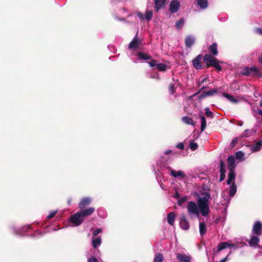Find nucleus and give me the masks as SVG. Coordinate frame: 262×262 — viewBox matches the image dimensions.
Masks as SVG:
<instances>
[{
	"instance_id": "f257e3e1",
	"label": "nucleus",
	"mask_w": 262,
	"mask_h": 262,
	"mask_svg": "<svg viewBox=\"0 0 262 262\" xmlns=\"http://www.w3.org/2000/svg\"><path fill=\"white\" fill-rule=\"evenodd\" d=\"M94 211V207H90L85 210H80L71 216L70 221L75 226H79L83 223L85 217L91 215Z\"/></svg>"
},
{
	"instance_id": "f03ea898",
	"label": "nucleus",
	"mask_w": 262,
	"mask_h": 262,
	"mask_svg": "<svg viewBox=\"0 0 262 262\" xmlns=\"http://www.w3.org/2000/svg\"><path fill=\"white\" fill-rule=\"evenodd\" d=\"M210 54H206L203 57L204 62L205 63V67L207 68L212 67L215 68L217 71H221L222 69L220 64V61Z\"/></svg>"
},
{
	"instance_id": "7ed1b4c3",
	"label": "nucleus",
	"mask_w": 262,
	"mask_h": 262,
	"mask_svg": "<svg viewBox=\"0 0 262 262\" xmlns=\"http://www.w3.org/2000/svg\"><path fill=\"white\" fill-rule=\"evenodd\" d=\"M188 214L191 215L194 214L198 215L199 214V210L198 205L195 202H189L187 206Z\"/></svg>"
},
{
	"instance_id": "20e7f679",
	"label": "nucleus",
	"mask_w": 262,
	"mask_h": 262,
	"mask_svg": "<svg viewBox=\"0 0 262 262\" xmlns=\"http://www.w3.org/2000/svg\"><path fill=\"white\" fill-rule=\"evenodd\" d=\"M202 58V55L199 54L198 56H196V57L194 59L192 60V65L195 69L200 70L204 69V67L201 62Z\"/></svg>"
},
{
	"instance_id": "39448f33",
	"label": "nucleus",
	"mask_w": 262,
	"mask_h": 262,
	"mask_svg": "<svg viewBox=\"0 0 262 262\" xmlns=\"http://www.w3.org/2000/svg\"><path fill=\"white\" fill-rule=\"evenodd\" d=\"M210 198V195L209 193H206L205 197L201 198L198 200V207L200 209L203 207L207 206L208 205L209 199Z\"/></svg>"
},
{
	"instance_id": "423d86ee",
	"label": "nucleus",
	"mask_w": 262,
	"mask_h": 262,
	"mask_svg": "<svg viewBox=\"0 0 262 262\" xmlns=\"http://www.w3.org/2000/svg\"><path fill=\"white\" fill-rule=\"evenodd\" d=\"M262 224L259 221H256L253 226L252 232L253 234L257 236H260L262 234Z\"/></svg>"
},
{
	"instance_id": "0eeeda50",
	"label": "nucleus",
	"mask_w": 262,
	"mask_h": 262,
	"mask_svg": "<svg viewBox=\"0 0 262 262\" xmlns=\"http://www.w3.org/2000/svg\"><path fill=\"white\" fill-rule=\"evenodd\" d=\"M180 6V3L178 0H172L169 4V11L171 13H175L178 11Z\"/></svg>"
},
{
	"instance_id": "6e6552de",
	"label": "nucleus",
	"mask_w": 262,
	"mask_h": 262,
	"mask_svg": "<svg viewBox=\"0 0 262 262\" xmlns=\"http://www.w3.org/2000/svg\"><path fill=\"white\" fill-rule=\"evenodd\" d=\"M259 70L254 67L249 68L246 67L242 72V74L245 76L257 75Z\"/></svg>"
},
{
	"instance_id": "1a4fd4ad",
	"label": "nucleus",
	"mask_w": 262,
	"mask_h": 262,
	"mask_svg": "<svg viewBox=\"0 0 262 262\" xmlns=\"http://www.w3.org/2000/svg\"><path fill=\"white\" fill-rule=\"evenodd\" d=\"M141 42V41L140 40L139 38L138 37V35L137 34L134 37L132 41L129 43L128 45V49L130 50L137 49L139 45H140Z\"/></svg>"
},
{
	"instance_id": "9d476101",
	"label": "nucleus",
	"mask_w": 262,
	"mask_h": 262,
	"mask_svg": "<svg viewBox=\"0 0 262 262\" xmlns=\"http://www.w3.org/2000/svg\"><path fill=\"white\" fill-rule=\"evenodd\" d=\"M217 93V90L216 89H212L209 91H203L202 93L198 96V99L201 101L203 98L208 96H213Z\"/></svg>"
},
{
	"instance_id": "9b49d317",
	"label": "nucleus",
	"mask_w": 262,
	"mask_h": 262,
	"mask_svg": "<svg viewBox=\"0 0 262 262\" xmlns=\"http://www.w3.org/2000/svg\"><path fill=\"white\" fill-rule=\"evenodd\" d=\"M91 203V199L89 198H83L81 199L78 204V207L80 210H84V209L88 206Z\"/></svg>"
},
{
	"instance_id": "f8f14e48",
	"label": "nucleus",
	"mask_w": 262,
	"mask_h": 262,
	"mask_svg": "<svg viewBox=\"0 0 262 262\" xmlns=\"http://www.w3.org/2000/svg\"><path fill=\"white\" fill-rule=\"evenodd\" d=\"M179 224L181 228L183 230H186L189 228V223L184 214L181 216Z\"/></svg>"
},
{
	"instance_id": "ddd939ff",
	"label": "nucleus",
	"mask_w": 262,
	"mask_h": 262,
	"mask_svg": "<svg viewBox=\"0 0 262 262\" xmlns=\"http://www.w3.org/2000/svg\"><path fill=\"white\" fill-rule=\"evenodd\" d=\"M137 16L141 20L146 19L149 21L152 17V12L151 11H147L145 16L141 12H138L137 13Z\"/></svg>"
},
{
	"instance_id": "4468645a",
	"label": "nucleus",
	"mask_w": 262,
	"mask_h": 262,
	"mask_svg": "<svg viewBox=\"0 0 262 262\" xmlns=\"http://www.w3.org/2000/svg\"><path fill=\"white\" fill-rule=\"evenodd\" d=\"M228 168L229 171L234 170L235 167V160L233 156H230L227 159Z\"/></svg>"
},
{
	"instance_id": "2eb2a0df",
	"label": "nucleus",
	"mask_w": 262,
	"mask_h": 262,
	"mask_svg": "<svg viewBox=\"0 0 262 262\" xmlns=\"http://www.w3.org/2000/svg\"><path fill=\"white\" fill-rule=\"evenodd\" d=\"M208 51L212 56H216L219 52L217 51V44L215 42L213 43L208 48Z\"/></svg>"
},
{
	"instance_id": "dca6fc26",
	"label": "nucleus",
	"mask_w": 262,
	"mask_h": 262,
	"mask_svg": "<svg viewBox=\"0 0 262 262\" xmlns=\"http://www.w3.org/2000/svg\"><path fill=\"white\" fill-rule=\"evenodd\" d=\"M195 42V38L191 35L187 36L185 39V46L187 48H191Z\"/></svg>"
},
{
	"instance_id": "f3484780",
	"label": "nucleus",
	"mask_w": 262,
	"mask_h": 262,
	"mask_svg": "<svg viewBox=\"0 0 262 262\" xmlns=\"http://www.w3.org/2000/svg\"><path fill=\"white\" fill-rule=\"evenodd\" d=\"M236 174L235 170L229 171L228 174V179L227 180V184L230 185L234 182L235 179Z\"/></svg>"
},
{
	"instance_id": "a211bd4d",
	"label": "nucleus",
	"mask_w": 262,
	"mask_h": 262,
	"mask_svg": "<svg viewBox=\"0 0 262 262\" xmlns=\"http://www.w3.org/2000/svg\"><path fill=\"white\" fill-rule=\"evenodd\" d=\"M177 258L180 262H190V257L185 254L178 253Z\"/></svg>"
},
{
	"instance_id": "6ab92c4d",
	"label": "nucleus",
	"mask_w": 262,
	"mask_h": 262,
	"mask_svg": "<svg viewBox=\"0 0 262 262\" xmlns=\"http://www.w3.org/2000/svg\"><path fill=\"white\" fill-rule=\"evenodd\" d=\"M228 247H230L231 248L234 247V245L233 244H230L228 242H222L218 244L217 248V251H220L222 250H224L227 248Z\"/></svg>"
},
{
	"instance_id": "aec40b11",
	"label": "nucleus",
	"mask_w": 262,
	"mask_h": 262,
	"mask_svg": "<svg viewBox=\"0 0 262 262\" xmlns=\"http://www.w3.org/2000/svg\"><path fill=\"white\" fill-rule=\"evenodd\" d=\"M170 173L174 177H180L182 179H184L186 177L185 174H184L181 171H176L170 168Z\"/></svg>"
},
{
	"instance_id": "412c9836",
	"label": "nucleus",
	"mask_w": 262,
	"mask_h": 262,
	"mask_svg": "<svg viewBox=\"0 0 262 262\" xmlns=\"http://www.w3.org/2000/svg\"><path fill=\"white\" fill-rule=\"evenodd\" d=\"M259 242V238L257 236L252 235L248 243L251 247L256 246Z\"/></svg>"
},
{
	"instance_id": "4be33fe9",
	"label": "nucleus",
	"mask_w": 262,
	"mask_h": 262,
	"mask_svg": "<svg viewBox=\"0 0 262 262\" xmlns=\"http://www.w3.org/2000/svg\"><path fill=\"white\" fill-rule=\"evenodd\" d=\"M262 147V139L254 144L251 147V150L253 152L259 151Z\"/></svg>"
},
{
	"instance_id": "5701e85b",
	"label": "nucleus",
	"mask_w": 262,
	"mask_h": 262,
	"mask_svg": "<svg viewBox=\"0 0 262 262\" xmlns=\"http://www.w3.org/2000/svg\"><path fill=\"white\" fill-rule=\"evenodd\" d=\"M197 4L201 9H205L208 7V0H197Z\"/></svg>"
},
{
	"instance_id": "b1692460",
	"label": "nucleus",
	"mask_w": 262,
	"mask_h": 262,
	"mask_svg": "<svg viewBox=\"0 0 262 262\" xmlns=\"http://www.w3.org/2000/svg\"><path fill=\"white\" fill-rule=\"evenodd\" d=\"M175 217V214L173 212H171L168 214L167 216V221L169 224L170 225H173Z\"/></svg>"
},
{
	"instance_id": "393cba45",
	"label": "nucleus",
	"mask_w": 262,
	"mask_h": 262,
	"mask_svg": "<svg viewBox=\"0 0 262 262\" xmlns=\"http://www.w3.org/2000/svg\"><path fill=\"white\" fill-rule=\"evenodd\" d=\"M236 192V186L235 182H233L229 188V195L230 197H233Z\"/></svg>"
},
{
	"instance_id": "a878e982",
	"label": "nucleus",
	"mask_w": 262,
	"mask_h": 262,
	"mask_svg": "<svg viewBox=\"0 0 262 262\" xmlns=\"http://www.w3.org/2000/svg\"><path fill=\"white\" fill-rule=\"evenodd\" d=\"M166 0H154L155 8L157 11H158L166 2Z\"/></svg>"
},
{
	"instance_id": "bb28decb",
	"label": "nucleus",
	"mask_w": 262,
	"mask_h": 262,
	"mask_svg": "<svg viewBox=\"0 0 262 262\" xmlns=\"http://www.w3.org/2000/svg\"><path fill=\"white\" fill-rule=\"evenodd\" d=\"M200 233L201 236L204 235L207 232V228L204 222H201L199 224Z\"/></svg>"
},
{
	"instance_id": "cd10ccee",
	"label": "nucleus",
	"mask_w": 262,
	"mask_h": 262,
	"mask_svg": "<svg viewBox=\"0 0 262 262\" xmlns=\"http://www.w3.org/2000/svg\"><path fill=\"white\" fill-rule=\"evenodd\" d=\"M138 56L140 59L144 60L151 59V56L150 55L143 52H139L138 53Z\"/></svg>"
},
{
	"instance_id": "c85d7f7f",
	"label": "nucleus",
	"mask_w": 262,
	"mask_h": 262,
	"mask_svg": "<svg viewBox=\"0 0 262 262\" xmlns=\"http://www.w3.org/2000/svg\"><path fill=\"white\" fill-rule=\"evenodd\" d=\"M101 238L100 236H98L96 238L92 239V245L94 248H96L99 246L101 244Z\"/></svg>"
},
{
	"instance_id": "c756f323",
	"label": "nucleus",
	"mask_w": 262,
	"mask_h": 262,
	"mask_svg": "<svg viewBox=\"0 0 262 262\" xmlns=\"http://www.w3.org/2000/svg\"><path fill=\"white\" fill-rule=\"evenodd\" d=\"M182 120L185 123L187 124L192 125L193 126H194L195 125L192 119L187 116L183 117Z\"/></svg>"
},
{
	"instance_id": "7c9ffc66",
	"label": "nucleus",
	"mask_w": 262,
	"mask_h": 262,
	"mask_svg": "<svg viewBox=\"0 0 262 262\" xmlns=\"http://www.w3.org/2000/svg\"><path fill=\"white\" fill-rule=\"evenodd\" d=\"M199 210H200V212L203 216H206L209 214V205L201 208L199 209Z\"/></svg>"
},
{
	"instance_id": "2f4dec72",
	"label": "nucleus",
	"mask_w": 262,
	"mask_h": 262,
	"mask_svg": "<svg viewBox=\"0 0 262 262\" xmlns=\"http://www.w3.org/2000/svg\"><path fill=\"white\" fill-rule=\"evenodd\" d=\"M201 120V130L203 132L206 127V121L205 117L202 115L200 116Z\"/></svg>"
},
{
	"instance_id": "473e14b6",
	"label": "nucleus",
	"mask_w": 262,
	"mask_h": 262,
	"mask_svg": "<svg viewBox=\"0 0 262 262\" xmlns=\"http://www.w3.org/2000/svg\"><path fill=\"white\" fill-rule=\"evenodd\" d=\"M156 68L160 71L165 72L167 69V65L162 63H157Z\"/></svg>"
},
{
	"instance_id": "72a5a7b5",
	"label": "nucleus",
	"mask_w": 262,
	"mask_h": 262,
	"mask_svg": "<svg viewBox=\"0 0 262 262\" xmlns=\"http://www.w3.org/2000/svg\"><path fill=\"white\" fill-rule=\"evenodd\" d=\"M163 260L164 257L163 254L160 253H158L154 258V262H162Z\"/></svg>"
},
{
	"instance_id": "f704fd0d",
	"label": "nucleus",
	"mask_w": 262,
	"mask_h": 262,
	"mask_svg": "<svg viewBox=\"0 0 262 262\" xmlns=\"http://www.w3.org/2000/svg\"><path fill=\"white\" fill-rule=\"evenodd\" d=\"M184 24V19L183 18H180L179 20H178L175 23V27L178 29H180L182 28Z\"/></svg>"
},
{
	"instance_id": "c9c22d12",
	"label": "nucleus",
	"mask_w": 262,
	"mask_h": 262,
	"mask_svg": "<svg viewBox=\"0 0 262 262\" xmlns=\"http://www.w3.org/2000/svg\"><path fill=\"white\" fill-rule=\"evenodd\" d=\"M223 96L227 98L229 101L233 103H236L237 102V100L234 98L232 96L230 95L229 94L223 93Z\"/></svg>"
},
{
	"instance_id": "e433bc0d",
	"label": "nucleus",
	"mask_w": 262,
	"mask_h": 262,
	"mask_svg": "<svg viewBox=\"0 0 262 262\" xmlns=\"http://www.w3.org/2000/svg\"><path fill=\"white\" fill-rule=\"evenodd\" d=\"M220 172L222 173H226V166L222 160H220Z\"/></svg>"
},
{
	"instance_id": "4c0bfd02",
	"label": "nucleus",
	"mask_w": 262,
	"mask_h": 262,
	"mask_svg": "<svg viewBox=\"0 0 262 262\" xmlns=\"http://www.w3.org/2000/svg\"><path fill=\"white\" fill-rule=\"evenodd\" d=\"M176 87L175 86V84L173 83H171L169 85L168 91L170 92L171 94H173L176 92Z\"/></svg>"
},
{
	"instance_id": "58836bf2",
	"label": "nucleus",
	"mask_w": 262,
	"mask_h": 262,
	"mask_svg": "<svg viewBox=\"0 0 262 262\" xmlns=\"http://www.w3.org/2000/svg\"><path fill=\"white\" fill-rule=\"evenodd\" d=\"M252 135V130L249 129H246L245 132L242 134V137L248 138Z\"/></svg>"
},
{
	"instance_id": "ea45409f",
	"label": "nucleus",
	"mask_w": 262,
	"mask_h": 262,
	"mask_svg": "<svg viewBox=\"0 0 262 262\" xmlns=\"http://www.w3.org/2000/svg\"><path fill=\"white\" fill-rule=\"evenodd\" d=\"M189 147L192 151H194L198 147V145L196 143L190 142L189 145Z\"/></svg>"
},
{
	"instance_id": "a19ab883",
	"label": "nucleus",
	"mask_w": 262,
	"mask_h": 262,
	"mask_svg": "<svg viewBox=\"0 0 262 262\" xmlns=\"http://www.w3.org/2000/svg\"><path fill=\"white\" fill-rule=\"evenodd\" d=\"M205 115L207 117L212 118L213 117V113L211 112L208 108H205Z\"/></svg>"
},
{
	"instance_id": "79ce46f5",
	"label": "nucleus",
	"mask_w": 262,
	"mask_h": 262,
	"mask_svg": "<svg viewBox=\"0 0 262 262\" xmlns=\"http://www.w3.org/2000/svg\"><path fill=\"white\" fill-rule=\"evenodd\" d=\"M188 199L187 196H185L184 197L181 198L178 201V205L179 206H181L185 202L187 201Z\"/></svg>"
},
{
	"instance_id": "37998d69",
	"label": "nucleus",
	"mask_w": 262,
	"mask_h": 262,
	"mask_svg": "<svg viewBox=\"0 0 262 262\" xmlns=\"http://www.w3.org/2000/svg\"><path fill=\"white\" fill-rule=\"evenodd\" d=\"M235 158L237 159H241L244 157V153L242 151H238L235 152Z\"/></svg>"
},
{
	"instance_id": "c03bdc74",
	"label": "nucleus",
	"mask_w": 262,
	"mask_h": 262,
	"mask_svg": "<svg viewBox=\"0 0 262 262\" xmlns=\"http://www.w3.org/2000/svg\"><path fill=\"white\" fill-rule=\"evenodd\" d=\"M157 61L155 59H151L150 61H149L148 63L150 67H156V64H157Z\"/></svg>"
},
{
	"instance_id": "a18cd8bd",
	"label": "nucleus",
	"mask_w": 262,
	"mask_h": 262,
	"mask_svg": "<svg viewBox=\"0 0 262 262\" xmlns=\"http://www.w3.org/2000/svg\"><path fill=\"white\" fill-rule=\"evenodd\" d=\"M57 213V211H52V212H51V213H50V214H49L47 218L48 219H50L52 217H53L56 214V213Z\"/></svg>"
},
{
	"instance_id": "49530a36",
	"label": "nucleus",
	"mask_w": 262,
	"mask_h": 262,
	"mask_svg": "<svg viewBox=\"0 0 262 262\" xmlns=\"http://www.w3.org/2000/svg\"><path fill=\"white\" fill-rule=\"evenodd\" d=\"M102 232V230L100 228H97L96 230H95L93 233V234L94 236H97L99 233H101Z\"/></svg>"
},
{
	"instance_id": "de8ad7c7",
	"label": "nucleus",
	"mask_w": 262,
	"mask_h": 262,
	"mask_svg": "<svg viewBox=\"0 0 262 262\" xmlns=\"http://www.w3.org/2000/svg\"><path fill=\"white\" fill-rule=\"evenodd\" d=\"M208 80V78H204L202 79L201 81H200L198 83V86H200L202 84H203L205 82H206Z\"/></svg>"
},
{
	"instance_id": "09e8293b",
	"label": "nucleus",
	"mask_w": 262,
	"mask_h": 262,
	"mask_svg": "<svg viewBox=\"0 0 262 262\" xmlns=\"http://www.w3.org/2000/svg\"><path fill=\"white\" fill-rule=\"evenodd\" d=\"M178 148L180 149L181 150H183L184 149V145L182 142L179 143L176 146Z\"/></svg>"
},
{
	"instance_id": "8fccbe9b",
	"label": "nucleus",
	"mask_w": 262,
	"mask_h": 262,
	"mask_svg": "<svg viewBox=\"0 0 262 262\" xmlns=\"http://www.w3.org/2000/svg\"><path fill=\"white\" fill-rule=\"evenodd\" d=\"M225 177H226V173H220V178L219 182H222V181H223L225 179Z\"/></svg>"
},
{
	"instance_id": "3c124183",
	"label": "nucleus",
	"mask_w": 262,
	"mask_h": 262,
	"mask_svg": "<svg viewBox=\"0 0 262 262\" xmlns=\"http://www.w3.org/2000/svg\"><path fill=\"white\" fill-rule=\"evenodd\" d=\"M88 262H98L96 257H92L88 259Z\"/></svg>"
},
{
	"instance_id": "603ef678",
	"label": "nucleus",
	"mask_w": 262,
	"mask_h": 262,
	"mask_svg": "<svg viewBox=\"0 0 262 262\" xmlns=\"http://www.w3.org/2000/svg\"><path fill=\"white\" fill-rule=\"evenodd\" d=\"M205 89H206V87L205 86H202L199 91L197 93H196L195 94L193 95V96H195V95H198L199 93H200L203 90H204Z\"/></svg>"
},
{
	"instance_id": "864d4df0",
	"label": "nucleus",
	"mask_w": 262,
	"mask_h": 262,
	"mask_svg": "<svg viewBox=\"0 0 262 262\" xmlns=\"http://www.w3.org/2000/svg\"><path fill=\"white\" fill-rule=\"evenodd\" d=\"M180 196V193L178 192V191H176V193L173 195V197L176 199H178Z\"/></svg>"
},
{
	"instance_id": "5fc2aeb1",
	"label": "nucleus",
	"mask_w": 262,
	"mask_h": 262,
	"mask_svg": "<svg viewBox=\"0 0 262 262\" xmlns=\"http://www.w3.org/2000/svg\"><path fill=\"white\" fill-rule=\"evenodd\" d=\"M237 142V139H233L232 140V142H231V144L232 145V146H234Z\"/></svg>"
},
{
	"instance_id": "6e6d98bb",
	"label": "nucleus",
	"mask_w": 262,
	"mask_h": 262,
	"mask_svg": "<svg viewBox=\"0 0 262 262\" xmlns=\"http://www.w3.org/2000/svg\"><path fill=\"white\" fill-rule=\"evenodd\" d=\"M257 32L258 34L262 35V29L261 28H258L257 29Z\"/></svg>"
},
{
	"instance_id": "4d7b16f0",
	"label": "nucleus",
	"mask_w": 262,
	"mask_h": 262,
	"mask_svg": "<svg viewBox=\"0 0 262 262\" xmlns=\"http://www.w3.org/2000/svg\"><path fill=\"white\" fill-rule=\"evenodd\" d=\"M171 152H172V150H166V151L165 152V153H164V154H165V155H168V154H170V153H171Z\"/></svg>"
},
{
	"instance_id": "13d9d810",
	"label": "nucleus",
	"mask_w": 262,
	"mask_h": 262,
	"mask_svg": "<svg viewBox=\"0 0 262 262\" xmlns=\"http://www.w3.org/2000/svg\"><path fill=\"white\" fill-rule=\"evenodd\" d=\"M227 256H226V257H225L224 258L221 259L220 262H226L227 260Z\"/></svg>"
},
{
	"instance_id": "bf43d9fd",
	"label": "nucleus",
	"mask_w": 262,
	"mask_h": 262,
	"mask_svg": "<svg viewBox=\"0 0 262 262\" xmlns=\"http://www.w3.org/2000/svg\"><path fill=\"white\" fill-rule=\"evenodd\" d=\"M237 124L239 126H242L243 125V122L241 121H238L237 122Z\"/></svg>"
},
{
	"instance_id": "052dcab7",
	"label": "nucleus",
	"mask_w": 262,
	"mask_h": 262,
	"mask_svg": "<svg viewBox=\"0 0 262 262\" xmlns=\"http://www.w3.org/2000/svg\"><path fill=\"white\" fill-rule=\"evenodd\" d=\"M71 201H72V199L71 198H69L68 201V204L69 205H71Z\"/></svg>"
},
{
	"instance_id": "680f3d73",
	"label": "nucleus",
	"mask_w": 262,
	"mask_h": 262,
	"mask_svg": "<svg viewBox=\"0 0 262 262\" xmlns=\"http://www.w3.org/2000/svg\"><path fill=\"white\" fill-rule=\"evenodd\" d=\"M260 61L262 63V56L259 58Z\"/></svg>"
},
{
	"instance_id": "e2e57ef3",
	"label": "nucleus",
	"mask_w": 262,
	"mask_h": 262,
	"mask_svg": "<svg viewBox=\"0 0 262 262\" xmlns=\"http://www.w3.org/2000/svg\"><path fill=\"white\" fill-rule=\"evenodd\" d=\"M260 106H262V100H261L260 102Z\"/></svg>"
}]
</instances>
